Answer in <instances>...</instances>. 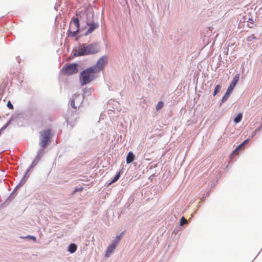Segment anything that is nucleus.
I'll return each instance as SVG.
<instances>
[{"mask_svg":"<svg viewBox=\"0 0 262 262\" xmlns=\"http://www.w3.org/2000/svg\"><path fill=\"white\" fill-rule=\"evenodd\" d=\"M243 118V115L242 113H239L237 115L236 117L234 119V122L235 123H239L242 119Z\"/></svg>","mask_w":262,"mask_h":262,"instance_id":"ddd939ff","label":"nucleus"},{"mask_svg":"<svg viewBox=\"0 0 262 262\" xmlns=\"http://www.w3.org/2000/svg\"><path fill=\"white\" fill-rule=\"evenodd\" d=\"M242 145H239L232 152V154L234 155L236 153V152L242 147Z\"/></svg>","mask_w":262,"mask_h":262,"instance_id":"412c9836","label":"nucleus"},{"mask_svg":"<svg viewBox=\"0 0 262 262\" xmlns=\"http://www.w3.org/2000/svg\"><path fill=\"white\" fill-rule=\"evenodd\" d=\"M79 95H74L73 96V99L71 100V106L76 110L75 111L73 112H71V114L72 115L73 114L74 115H76V116H77V114L76 113V110L77 109H79V106L80 105V102L79 101L78 103H77V105H76L75 104V101H77L78 98H79ZM77 117L76 116L75 118H72V117H71L69 115H68V116L67 117V121H70V122H74L75 121H76V119H77Z\"/></svg>","mask_w":262,"mask_h":262,"instance_id":"423d86ee","label":"nucleus"},{"mask_svg":"<svg viewBox=\"0 0 262 262\" xmlns=\"http://www.w3.org/2000/svg\"><path fill=\"white\" fill-rule=\"evenodd\" d=\"M248 140H245L242 143H241L240 145H242V146H244L246 143L248 142Z\"/></svg>","mask_w":262,"mask_h":262,"instance_id":"cd10ccee","label":"nucleus"},{"mask_svg":"<svg viewBox=\"0 0 262 262\" xmlns=\"http://www.w3.org/2000/svg\"><path fill=\"white\" fill-rule=\"evenodd\" d=\"M86 24H87V25L90 26V27H89V29L88 30V31H86V32L85 33V35H88V34L92 33L94 31V30L95 29H96L98 27V25L97 24L93 23H91L89 20L86 21Z\"/></svg>","mask_w":262,"mask_h":262,"instance_id":"1a4fd4ad","label":"nucleus"},{"mask_svg":"<svg viewBox=\"0 0 262 262\" xmlns=\"http://www.w3.org/2000/svg\"><path fill=\"white\" fill-rule=\"evenodd\" d=\"M242 145H239L232 152V154L234 155L236 153V152L242 147Z\"/></svg>","mask_w":262,"mask_h":262,"instance_id":"6ab92c4d","label":"nucleus"},{"mask_svg":"<svg viewBox=\"0 0 262 262\" xmlns=\"http://www.w3.org/2000/svg\"><path fill=\"white\" fill-rule=\"evenodd\" d=\"M256 39V38L255 36V35L254 34H251V35H250L249 36H248L246 38V40L248 42H251V41H253V40H255Z\"/></svg>","mask_w":262,"mask_h":262,"instance_id":"4468645a","label":"nucleus"},{"mask_svg":"<svg viewBox=\"0 0 262 262\" xmlns=\"http://www.w3.org/2000/svg\"><path fill=\"white\" fill-rule=\"evenodd\" d=\"M239 78V74H236L233 78L232 81L230 84L226 92L224 94V96L222 98V102H224L226 101L230 96V93L232 92L234 87L235 86L236 83L238 81Z\"/></svg>","mask_w":262,"mask_h":262,"instance_id":"39448f33","label":"nucleus"},{"mask_svg":"<svg viewBox=\"0 0 262 262\" xmlns=\"http://www.w3.org/2000/svg\"><path fill=\"white\" fill-rule=\"evenodd\" d=\"M83 189V188L82 187H81L79 188H76L74 191V192H76L77 191H82Z\"/></svg>","mask_w":262,"mask_h":262,"instance_id":"b1692460","label":"nucleus"},{"mask_svg":"<svg viewBox=\"0 0 262 262\" xmlns=\"http://www.w3.org/2000/svg\"><path fill=\"white\" fill-rule=\"evenodd\" d=\"M99 51L97 46L95 44H90L86 46L83 44L74 53L75 56H83L97 53Z\"/></svg>","mask_w":262,"mask_h":262,"instance_id":"f257e3e1","label":"nucleus"},{"mask_svg":"<svg viewBox=\"0 0 262 262\" xmlns=\"http://www.w3.org/2000/svg\"><path fill=\"white\" fill-rule=\"evenodd\" d=\"M248 140H245L242 143H241L240 145H242V146H244L246 143L248 142Z\"/></svg>","mask_w":262,"mask_h":262,"instance_id":"a878e982","label":"nucleus"},{"mask_svg":"<svg viewBox=\"0 0 262 262\" xmlns=\"http://www.w3.org/2000/svg\"><path fill=\"white\" fill-rule=\"evenodd\" d=\"M261 127H262V123H261Z\"/></svg>","mask_w":262,"mask_h":262,"instance_id":"c756f323","label":"nucleus"},{"mask_svg":"<svg viewBox=\"0 0 262 262\" xmlns=\"http://www.w3.org/2000/svg\"><path fill=\"white\" fill-rule=\"evenodd\" d=\"M97 73L92 67H90L83 71L80 75L81 84L83 85L89 83L95 78V74Z\"/></svg>","mask_w":262,"mask_h":262,"instance_id":"f03ea898","label":"nucleus"},{"mask_svg":"<svg viewBox=\"0 0 262 262\" xmlns=\"http://www.w3.org/2000/svg\"><path fill=\"white\" fill-rule=\"evenodd\" d=\"M120 177V172H118L115 176V177H114V178L113 179V180L111 181V182L109 184H111L116 182L119 179Z\"/></svg>","mask_w":262,"mask_h":262,"instance_id":"2eb2a0df","label":"nucleus"},{"mask_svg":"<svg viewBox=\"0 0 262 262\" xmlns=\"http://www.w3.org/2000/svg\"><path fill=\"white\" fill-rule=\"evenodd\" d=\"M221 89V86L220 85H216V86L215 87V89H214V92H213V96H215L218 91Z\"/></svg>","mask_w":262,"mask_h":262,"instance_id":"f3484780","label":"nucleus"},{"mask_svg":"<svg viewBox=\"0 0 262 262\" xmlns=\"http://www.w3.org/2000/svg\"><path fill=\"white\" fill-rule=\"evenodd\" d=\"M122 236V233L120 234L119 235L117 236L116 239L114 240L115 242H117V243L118 244L120 242L121 238Z\"/></svg>","mask_w":262,"mask_h":262,"instance_id":"4be33fe9","label":"nucleus"},{"mask_svg":"<svg viewBox=\"0 0 262 262\" xmlns=\"http://www.w3.org/2000/svg\"><path fill=\"white\" fill-rule=\"evenodd\" d=\"M63 74L71 75L77 73V64L75 63L71 64L69 66H64L62 69Z\"/></svg>","mask_w":262,"mask_h":262,"instance_id":"0eeeda50","label":"nucleus"},{"mask_svg":"<svg viewBox=\"0 0 262 262\" xmlns=\"http://www.w3.org/2000/svg\"><path fill=\"white\" fill-rule=\"evenodd\" d=\"M7 106L10 108V109H13V105L11 104V103L10 102V101H9L8 102H7Z\"/></svg>","mask_w":262,"mask_h":262,"instance_id":"5701e85b","label":"nucleus"},{"mask_svg":"<svg viewBox=\"0 0 262 262\" xmlns=\"http://www.w3.org/2000/svg\"><path fill=\"white\" fill-rule=\"evenodd\" d=\"M258 130H259V129H258V128H257V129H255V130L254 133H256V132L258 131Z\"/></svg>","mask_w":262,"mask_h":262,"instance_id":"c85d7f7f","label":"nucleus"},{"mask_svg":"<svg viewBox=\"0 0 262 262\" xmlns=\"http://www.w3.org/2000/svg\"><path fill=\"white\" fill-rule=\"evenodd\" d=\"M135 160V155L132 152H129L126 157V163L129 164Z\"/></svg>","mask_w":262,"mask_h":262,"instance_id":"9b49d317","label":"nucleus"},{"mask_svg":"<svg viewBox=\"0 0 262 262\" xmlns=\"http://www.w3.org/2000/svg\"><path fill=\"white\" fill-rule=\"evenodd\" d=\"M107 62V58L105 56L101 57L97 62L96 64L92 67L97 72H99L102 70L104 66Z\"/></svg>","mask_w":262,"mask_h":262,"instance_id":"6e6552de","label":"nucleus"},{"mask_svg":"<svg viewBox=\"0 0 262 262\" xmlns=\"http://www.w3.org/2000/svg\"><path fill=\"white\" fill-rule=\"evenodd\" d=\"M242 145H239L232 152V154L234 155L236 153V152L242 147Z\"/></svg>","mask_w":262,"mask_h":262,"instance_id":"aec40b11","label":"nucleus"},{"mask_svg":"<svg viewBox=\"0 0 262 262\" xmlns=\"http://www.w3.org/2000/svg\"><path fill=\"white\" fill-rule=\"evenodd\" d=\"M187 223V220L185 219L184 216L182 217L181 219V222H180L181 225L183 226L184 224H186Z\"/></svg>","mask_w":262,"mask_h":262,"instance_id":"a211bd4d","label":"nucleus"},{"mask_svg":"<svg viewBox=\"0 0 262 262\" xmlns=\"http://www.w3.org/2000/svg\"><path fill=\"white\" fill-rule=\"evenodd\" d=\"M118 244L117 243V242H115L114 241L108 247L106 251L105 256L108 257L112 252L114 251V250L116 248Z\"/></svg>","mask_w":262,"mask_h":262,"instance_id":"9d476101","label":"nucleus"},{"mask_svg":"<svg viewBox=\"0 0 262 262\" xmlns=\"http://www.w3.org/2000/svg\"><path fill=\"white\" fill-rule=\"evenodd\" d=\"M77 250V246L75 244H71L68 247V251L71 253H73Z\"/></svg>","mask_w":262,"mask_h":262,"instance_id":"f8f14e48","label":"nucleus"},{"mask_svg":"<svg viewBox=\"0 0 262 262\" xmlns=\"http://www.w3.org/2000/svg\"><path fill=\"white\" fill-rule=\"evenodd\" d=\"M52 137L51 129H47L40 132L39 145L42 148H46L49 144Z\"/></svg>","mask_w":262,"mask_h":262,"instance_id":"7ed1b4c3","label":"nucleus"},{"mask_svg":"<svg viewBox=\"0 0 262 262\" xmlns=\"http://www.w3.org/2000/svg\"><path fill=\"white\" fill-rule=\"evenodd\" d=\"M163 106V102L162 101L159 102L156 106L157 111L160 110Z\"/></svg>","mask_w":262,"mask_h":262,"instance_id":"dca6fc26","label":"nucleus"},{"mask_svg":"<svg viewBox=\"0 0 262 262\" xmlns=\"http://www.w3.org/2000/svg\"><path fill=\"white\" fill-rule=\"evenodd\" d=\"M248 140H245L242 143H241L240 145H242V146H244L246 143L248 142Z\"/></svg>","mask_w":262,"mask_h":262,"instance_id":"bb28decb","label":"nucleus"},{"mask_svg":"<svg viewBox=\"0 0 262 262\" xmlns=\"http://www.w3.org/2000/svg\"><path fill=\"white\" fill-rule=\"evenodd\" d=\"M28 237L31 239H33V241H36V237L33 236H28Z\"/></svg>","mask_w":262,"mask_h":262,"instance_id":"393cba45","label":"nucleus"},{"mask_svg":"<svg viewBox=\"0 0 262 262\" xmlns=\"http://www.w3.org/2000/svg\"><path fill=\"white\" fill-rule=\"evenodd\" d=\"M79 29V23L78 18L73 17L70 23L68 30V36L74 37L78 32Z\"/></svg>","mask_w":262,"mask_h":262,"instance_id":"20e7f679","label":"nucleus"}]
</instances>
